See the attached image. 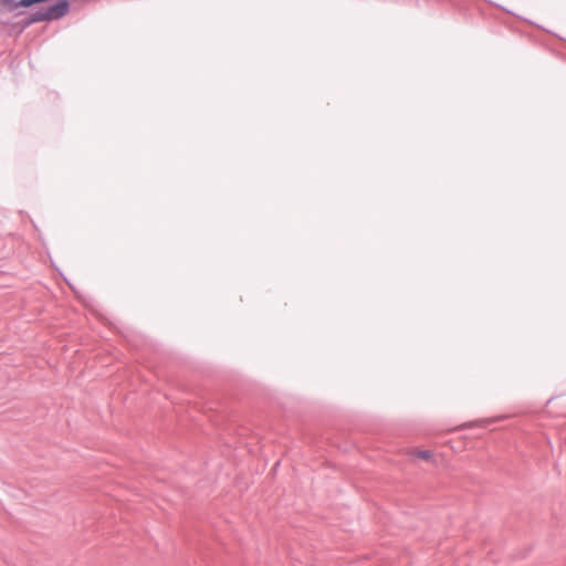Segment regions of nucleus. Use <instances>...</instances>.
<instances>
[{"mask_svg": "<svg viewBox=\"0 0 566 566\" xmlns=\"http://www.w3.org/2000/svg\"><path fill=\"white\" fill-rule=\"evenodd\" d=\"M70 9V4L66 0L59 1L48 9H42L32 14V22L52 21L64 17Z\"/></svg>", "mask_w": 566, "mask_h": 566, "instance_id": "1", "label": "nucleus"}, {"mask_svg": "<svg viewBox=\"0 0 566 566\" xmlns=\"http://www.w3.org/2000/svg\"><path fill=\"white\" fill-rule=\"evenodd\" d=\"M407 454L411 459H418V460H421L424 462L436 463V457H434L433 451H431V450H424V449H420V448H410L407 451Z\"/></svg>", "mask_w": 566, "mask_h": 566, "instance_id": "2", "label": "nucleus"}]
</instances>
